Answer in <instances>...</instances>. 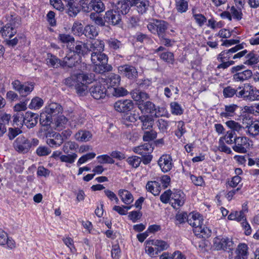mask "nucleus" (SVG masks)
<instances>
[{
  "instance_id": "nucleus-1",
  "label": "nucleus",
  "mask_w": 259,
  "mask_h": 259,
  "mask_svg": "<svg viewBox=\"0 0 259 259\" xmlns=\"http://www.w3.org/2000/svg\"><path fill=\"white\" fill-rule=\"evenodd\" d=\"M245 45L244 42H242L228 50L221 52L218 55L217 59L222 63L219 64L217 68L218 69H226L235 63V61L229 60L231 58L233 60L240 59L245 56L248 53L247 50H244Z\"/></svg>"
},
{
  "instance_id": "nucleus-2",
  "label": "nucleus",
  "mask_w": 259,
  "mask_h": 259,
  "mask_svg": "<svg viewBox=\"0 0 259 259\" xmlns=\"http://www.w3.org/2000/svg\"><path fill=\"white\" fill-rule=\"evenodd\" d=\"M95 80L93 74L80 72L74 74L66 78L64 83L69 87H74L77 94L85 95L88 90V84Z\"/></svg>"
},
{
  "instance_id": "nucleus-3",
  "label": "nucleus",
  "mask_w": 259,
  "mask_h": 259,
  "mask_svg": "<svg viewBox=\"0 0 259 259\" xmlns=\"http://www.w3.org/2000/svg\"><path fill=\"white\" fill-rule=\"evenodd\" d=\"M91 61L95 65V72L102 73L111 69V66L107 65L108 57L103 52H95L91 54Z\"/></svg>"
},
{
  "instance_id": "nucleus-4",
  "label": "nucleus",
  "mask_w": 259,
  "mask_h": 259,
  "mask_svg": "<svg viewBox=\"0 0 259 259\" xmlns=\"http://www.w3.org/2000/svg\"><path fill=\"white\" fill-rule=\"evenodd\" d=\"M230 72L233 74V80L235 82H243L250 78L252 75V71L246 69L245 66L243 64L232 67Z\"/></svg>"
},
{
  "instance_id": "nucleus-5",
  "label": "nucleus",
  "mask_w": 259,
  "mask_h": 259,
  "mask_svg": "<svg viewBox=\"0 0 259 259\" xmlns=\"http://www.w3.org/2000/svg\"><path fill=\"white\" fill-rule=\"evenodd\" d=\"M147 28L152 33L162 36L168 28V23L163 20L153 19L148 24Z\"/></svg>"
},
{
  "instance_id": "nucleus-6",
  "label": "nucleus",
  "mask_w": 259,
  "mask_h": 259,
  "mask_svg": "<svg viewBox=\"0 0 259 259\" xmlns=\"http://www.w3.org/2000/svg\"><path fill=\"white\" fill-rule=\"evenodd\" d=\"M234 151L240 153H245L249 147V139L244 136L237 137L234 139Z\"/></svg>"
},
{
  "instance_id": "nucleus-7",
  "label": "nucleus",
  "mask_w": 259,
  "mask_h": 259,
  "mask_svg": "<svg viewBox=\"0 0 259 259\" xmlns=\"http://www.w3.org/2000/svg\"><path fill=\"white\" fill-rule=\"evenodd\" d=\"M13 89L17 91L22 96L28 95L34 89V84L32 82H26L22 84L18 80L12 82Z\"/></svg>"
},
{
  "instance_id": "nucleus-8",
  "label": "nucleus",
  "mask_w": 259,
  "mask_h": 259,
  "mask_svg": "<svg viewBox=\"0 0 259 259\" xmlns=\"http://www.w3.org/2000/svg\"><path fill=\"white\" fill-rule=\"evenodd\" d=\"M15 150L19 153H26L31 148L30 142L23 136L17 138L13 143Z\"/></svg>"
},
{
  "instance_id": "nucleus-9",
  "label": "nucleus",
  "mask_w": 259,
  "mask_h": 259,
  "mask_svg": "<svg viewBox=\"0 0 259 259\" xmlns=\"http://www.w3.org/2000/svg\"><path fill=\"white\" fill-rule=\"evenodd\" d=\"M213 245L217 250H231L234 244L232 239L229 237H215L213 240Z\"/></svg>"
},
{
  "instance_id": "nucleus-10",
  "label": "nucleus",
  "mask_w": 259,
  "mask_h": 259,
  "mask_svg": "<svg viewBox=\"0 0 259 259\" xmlns=\"http://www.w3.org/2000/svg\"><path fill=\"white\" fill-rule=\"evenodd\" d=\"M91 96L96 100L103 99L106 95V89L104 85L100 82L94 84L90 89Z\"/></svg>"
},
{
  "instance_id": "nucleus-11",
  "label": "nucleus",
  "mask_w": 259,
  "mask_h": 259,
  "mask_svg": "<svg viewBox=\"0 0 259 259\" xmlns=\"http://www.w3.org/2000/svg\"><path fill=\"white\" fill-rule=\"evenodd\" d=\"M105 19L108 23L115 25L121 22V16L120 13L113 8L106 12Z\"/></svg>"
},
{
  "instance_id": "nucleus-12",
  "label": "nucleus",
  "mask_w": 259,
  "mask_h": 259,
  "mask_svg": "<svg viewBox=\"0 0 259 259\" xmlns=\"http://www.w3.org/2000/svg\"><path fill=\"white\" fill-rule=\"evenodd\" d=\"M118 71L125 76L130 79L136 78L138 76L137 69L133 66L124 65L118 67Z\"/></svg>"
},
{
  "instance_id": "nucleus-13",
  "label": "nucleus",
  "mask_w": 259,
  "mask_h": 259,
  "mask_svg": "<svg viewBox=\"0 0 259 259\" xmlns=\"http://www.w3.org/2000/svg\"><path fill=\"white\" fill-rule=\"evenodd\" d=\"M158 164L164 172L169 171L173 167L171 157L168 154L163 155L158 160Z\"/></svg>"
},
{
  "instance_id": "nucleus-14",
  "label": "nucleus",
  "mask_w": 259,
  "mask_h": 259,
  "mask_svg": "<svg viewBox=\"0 0 259 259\" xmlns=\"http://www.w3.org/2000/svg\"><path fill=\"white\" fill-rule=\"evenodd\" d=\"M134 103L132 100H119L115 103L114 108L119 112H124L133 109Z\"/></svg>"
},
{
  "instance_id": "nucleus-15",
  "label": "nucleus",
  "mask_w": 259,
  "mask_h": 259,
  "mask_svg": "<svg viewBox=\"0 0 259 259\" xmlns=\"http://www.w3.org/2000/svg\"><path fill=\"white\" fill-rule=\"evenodd\" d=\"M188 224L193 227V232L197 228H200L203 224V220L202 216L198 213H192L189 214V218L188 219Z\"/></svg>"
},
{
  "instance_id": "nucleus-16",
  "label": "nucleus",
  "mask_w": 259,
  "mask_h": 259,
  "mask_svg": "<svg viewBox=\"0 0 259 259\" xmlns=\"http://www.w3.org/2000/svg\"><path fill=\"white\" fill-rule=\"evenodd\" d=\"M185 198L184 194L181 192H178L172 194L170 199L169 203L172 207L178 209L184 204Z\"/></svg>"
},
{
  "instance_id": "nucleus-17",
  "label": "nucleus",
  "mask_w": 259,
  "mask_h": 259,
  "mask_svg": "<svg viewBox=\"0 0 259 259\" xmlns=\"http://www.w3.org/2000/svg\"><path fill=\"white\" fill-rule=\"evenodd\" d=\"M131 5L135 6L139 13L144 14L149 6V0H130Z\"/></svg>"
},
{
  "instance_id": "nucleus-18",
  "label": "nucleus",
  "mask_w": 259,
  "mask_h": 259,
  "mask_svg": "<svg viewBox=\"0 0 259 259\" xmlns=\"http://www.w3.org/2000/svg\"><path fill=\"white\" fill-rule=\"evenodd\" d=\"M72 52L77 55H84L89 52V46L88 44L77 41L74 42Z\"/></svg>"
},
{
  "instance_id": "nucleus-19",
  "label": "nucleus",
  "mask_w": 259,
  "mask_h": 259,
  "mask_svg": "<svg viewBox=\"0 0 259 259\" xmlns=\"http://www.w3.org/2000/svg\"><path fill=\"white\" fill-rule=\"evenodd\" d=\"M0 245L6 246L10 249L15 248L16 245L14 240L8 236L7 234L0 229Z\"/></svg>"
},
{
  "instance_id": "nucleus-20",
  "label": "nucleus",
  "mask_w": 259,
  "mask_h": 259,
  "mask_svg": "<svg viewBox=\"0 0 259 259\" xmlns=\"http://www.w3.org/2000/svg\"><path fill=\"white\" fill-rule=\"evenodd\" d=\"M118 195L125 205H130L134 200L133 194L128 190L121 189L118 191Z\"/></svg>"
},
{
  "instance_id": "nucleus-21",
  "label": "nucleus",
  "mask_w": 259,
  "mask_h": 259,
  "mask_svg": "<svg viewBox=\"0 0 259 259\" xmlns=\"http://www.w3.org/2000/svg\"><path fill=\"white\" fill-rule=\"evenodd\" d=\"M131 6L130 0H120L113 8L120 14L124 15L128 13Z\"/></svg>"
},
{
  "instance_id": "nucleus-22",
  "label": "nucleus",
  "mask_w": 259,
  "mask_h": 259,
  "mask_svg": "<svg viewBox=\"0 0 259 259\" xmlns=\"http://www.w3.org/2000/svg\"><path fill=\"white\" fill-rule=\"evenodd\" d=\"M38 115L37 114L27 112L25 114L24 123L28 128L33 127L37 123Z\"/></svg>"
},
{
  "instance_id": "nucleus-23",
  "label": "nucleus",
  "mask_w": 259,
  "mask_h": 259,
  "mask_svg": "<svg viewBox=\"0 0 259 259\" xmlns=\"http://www.w3.org/2000/svg\"><path fill=\"white\" fill-rule=\"evenodd\" d=\"M47 137V143L51 147L60 146L63 142V139L61 135L57 133H55Z\"/></svg>"
},
{
  "instance_id": "nucleus-24",
  "label": "nucleus",
  "mask_w": 259,
  "mask_h": 259,
  "mask_svg": "<svg viewBox=\"0 0 259 259\" xmlns=\"http://www.w3.org/2000/svg\"><path fill=\"white\" fill-rule=\"evenodd\" d=\"M226 124L232 130L231 132H233L234 135H235V133H237L239 135H242L245 131L244 127L234 120L228 121L226 122Z\"/></svg>"
},
{
  "instance_id": "nucleus-25",
  "label": "nucleus",
  "mask_w": 259,
  "mask_h": 259,
  "mask_svg": "<svg viewBox=\"0 0 259 259\" xmlns=\"http://www.w3.org/2000/svg\"><path fill=\"white\" fill-rule=\"evenodd\" d=\"M146 190L154 196L158 195L161 190V187L157 181H149L146 186Z\"/></svg>"
},
{
  "instance_id": "nucleus-26",
  "label": "nucleus",
  "mask_w": 259,
  "mask_h": 259,
  "mask_svg": "<svg viewBox=\"0 0 259 259\" xmlns=\"http://www.w3.org/2000/svg\"><path fill=\"white\" fill-rule=\"evenodd\" d=\"M75 139L81 142H87L92 138V134L86 130H80L74 135Z\"/></svg>"
},
{
  "instance_id": "nucleus-27",
  "label": "nucleus",
  "mask_w": 259,
  "mask_h": 259,
  "mask_svg": "<svg viewBox=\"0 0 259 259\" xmlns=\"http://www.w3.org/2000/svg\"><path fill=\"white\" fill-rule=\"evenodd\" d=\"M62 67H72L76 63V59L75 55L72 52L68 53L65 57H64L62 61Z\"/></svg>"
},
{
  "instance_id": "nucleus-28",
  "label": "nucleus",
  "mask_w": 259,
  "mask_h": 259,
  "mask_svg": "<svg viewBox=\"0 0 259 259\" xmlns=\"http://www.w3.org/2000/svg\"><path fill=\"white\" fill-rule=\"evenodd\" d=\"M138 108L142 113H153L156 110L155 104L150 101L139 103Z\"/></svg>"
},
{
  "instance_id": "nucleus-29",
  "label": "nucleus",
  "mask_w": 259,
  "mask_h": 259,
  "mask_svg": "<svg viewBox=\"0 0 259 259\" xmlns=\"http://www.w3.org/2000/svg\"><path fill=\"white\" fill-rule=\"evenodd\" d=\"M88 45L89 46V52L92 51V53L103 52L104 50V43L103 40L100 39L94 40Z\"/></svg>"
},
{
  "instance_id": "nucleus-30",
  "label": "nucleus",
  "mask_w": 259,
  "mask_h": 259,
  "mask_svg": "<svg viewBox=\"0 0 259 259\" xmlns=\"http://www.w3.org/2000/svg\"><path fill=\"white\" fill-rule=\"evenodd\" d=\"M48 113L51 114L54 117L62 113V108L61 106L56 103L50 104L45 109Z\"/></svg>"
},
{
  "instance_id": "nucleus-31",
  "label": "nucleus",
  "mask_w": 259,
  "mask_h": 259,
  "mask_svg": "<svg viewBox=\"0 0 259 259\" xmlns=\"http://www.w3.org/2000/svg\"><path fill=\"white\" fill-rule=\"evenodd\" d=\"M133 150L134 152L144 156L152 152L153 148L150 144L145 143L144 145L134 147Z\"/></svg>"
},
{
  "instance_id": "nucleus-32",
  "label": "nucleus",
  "mask_w": 259,
  "mask_h": 259,
  "mask_svg": "<svg viewBox=\"0 0 259 259\" xmlns=\"http://www.w3.org/2000/svg\"><path fill=\"white\" fill-rule=\"evenodd\" d=\"M46 62L47 65L51 67L58 68L60 66L62 67V61L50 53L47 54Z\"/></svg>"
},
{
  "instance_id": "nucleus-33",
  "label": "nucleus",
  "mask_w": 259,
  "mask_h": 259,
  "mask_svg": "<svg viewBox=\"0 0 259 259\" xmlns=\"http://www.w3.org/2000/svg\"><path fill=\"white\" fill-rule=\"evenodd\" d=\"M132 98L136 101L144 102V101L149 98V96L145 92L139 90H134L131 92Z\"/></svg>"
},
{
  "instance_id": "nucleus-34",
  "label": "nucleus",
  "mask_w": 259,
  "mask_h": 259,
  "mask_svg": "<svg viewBox=\"0 0 259 259\" xmlns=\"http://www.w3.org/2000/svg\"><path fill=\"white\" fill-rule=\"evenodd\" d=\"M16 32L17 30L15 26L10 23H8L5 26H4L1 34L4 37L11 38L15 35Z\"/></svg>"
},
{
  "instance_id": "nucleus-35",
  "label": "nucleus",
  "mask_w": 259,
  "mask_h": 259,
  "mask_svg": "<svg viewBox=\"0 0 259 259\" xmlns=\"http://www.w3.org/2000/svg\"><path fill=\"white\" fill-rule=\"evenodd\" d=\"M247 130L245 131L246 134L252 137L259 135V121L252 122L246 126Z\"/></svg>"
},
{
  "instance_id": "nucleus-36",
  "label": "nucleus",
  "mask_w": 259,
  "mask_h": 259,
  "mask_svg": "<svg viewBox=\"0 0 259 259\" xmlns=\"http://www.w3.org/2000/svg\"><path fill=\"white\" fill-rule=\"evenodd\" d=\"M194 233L196 236L201 238H208L211 235V231L204 224L200 228H197L194 230Z\"/></svg>"
},
{
  "instance_id": "nucleus-37",
  "label": "nucleus",
  "mask_w": 259,
  "mask_h": 259,
  "mask_svg": "<svg viewBox=\"0 0 259 259\" xmlns=\"http://www.w3.org/2000/svg\"><path fill=\"white\" fill-rule=\"evenodd\" d=\"M250 88L251 85L249 83H245L243 85L237 88V97L246 100L249 89Z\"/></svg>"
},
{
  "instance_id": "nucleus-38",
  "label": "nucleus",
  "mask_w": 259,
  "mask_h": 259,
  "mask_svg": "<svg viewBox=\"0 0 259 259\" xmlns=\"http://www.w3.org/2000/svg\"><path fill=\"white\" fill-rule=\"evenodd\" d=\"M83 34L88 38L93 39L98 35V30L95 26L88 25L84 28Z\"/></svg>"
},
{
  "instance_id": "nucleus-39",
  "label": "nucleus",
  "mask_w": 259,
  "mask_h": 259,
  "mask_svg": "<svg viewBox=\"0 0 259 259\" xmlns=\"http://www.w3.org/2000/svg\"><path fill=\"white\" fill-rule=\"evenodd\" d=\"M246 60L243 65L248 66H253L259 62V57L254 53L251 52L245 56Z\"/></svg>"
},
{
  "instance_id": "nucleus-40",
  "label": "nucleus",
  "mask_w": 259,
  "mask_h": 259,
  "mask_svg": "<svg viewBox=\"0 0 259 259\" xmlns=\"http://www.w3.org/2000/svg\"><path fill=\"white\" fill-rule=\"evenodd\" d=\"M237 107L238 106L235 104L226 105L225 106V111L221 113V116L226 118L233 116Z\"/></svg>"
},
{
  "instance_id": "nucleus-41",
  "label": "nucleus",
  "mask_w": 259,
  "mask_h": 259,
  "mask_svg": "<svg viewBox=\"0 0 259 259\" xmlns=\"http://www.w3.org/2000/svg\"><path fill=\"white\" fill-rule=\"evenodd\" d=\"M145 251L150 256L154 257L156 255L158 254L159 252L157 249H155L153 247V246H155L153 240H147L145 242Z\"/></svg>"
},
{
  "instance_id": "nucleus-42",
  "label": "nucleus",
  "mask_w": 259,
  "mask_h": 259,
  "mask_svg": "<svg viewBox=\"0 0 259 259\" xmlns=\"http://www.w3.org/2000/svg\"><path fill=\"white\" fill-rule=\"evenodd\" d=\"M139 119L142 123V130H150L153 124V119L148 115H142L139 117Z\"/></svg>"
},
{
  "instance_id": "nucleus-43",
  "label": "nucleus",
  "mask_w": 259,
  "mask_h": 259,
  "mask_svg": "<svg viewBox=\"0 0 259 259\" xmlns=\"http://www.w3.org/2000/svg\"><path fill=\"white\" fill-rule=\"evenodd\" d=\"M120 80V77L114 73L110 74L108 78H107V84L108 85V87H116L119 84V83Z\"/></svg>"
},
{
  "instance_id": "nucleus-44",
  "label": "nucleus",
  "mask_w": 259,
  "mask_h": 259,
  "mask_svg": "<svg viewBox=\"0 0 259 259\" xmlns=\"http://www.w3.org/2000/svg\"><path fill=\"white\" fill-rule=\"evenodd\" d=\"M54 118L51 114L48 113L45 110L40 115V122L44 126L49 125L54 121Z\"/></svg>"
},
{
  "instance_id": "nucleus-45",
  "label": "nucleus",
  "mask_w": 259,
  "mask_h": 259,
  "mask_svg": "<svg viewBox=\"0 0 259 259\" xmlns=\"http://www.w3.org/2000/svg\"><path fill=\"white\" fill-rule=\"evenodd\" d=\"M246 101L251 102L259 101V90H256L251 85V88L249 89Z\"/></svg>"
},
{
  "instance_id": "nucleus-46",
  "label": "nucleus",
  "mask_w": 259,
  "mask_h": 259,
  "mask_svg": "<svg viewBox=\"0 0 259 259\" xmlns=\"http://www.w3.org/2000/svg\"><path fill=\"white\" fill-rule=\"evenodd\" d=\"M176 8L180 13L186 12L188 8V4L186 0H175Z\"/></svg>"
},
{
  "instance_id": "nucleus-47",
  "label": "nucleus",
  "mask_w": 259,
  "mask_h": 259,
  "mask_svg": "<svg viewBox=\"0 0 259 259\" xmlns=\"http://www.w3.org/2000/svg\"><path fill=\"white\" fill-rule=\"evenodd\" d=\"M247 246L244 243L240 244L238 245L235 252L240 255L242 258L247 259Z\"/></svg>"
},
{
  "instance_id": "nucleus-48",
  "label": "nucleus",
  "mask_w": 259,
  "mask_h": 259,
  "mask_svg": "<svg viewBox=\"0 0 259 259\" xmlns=\"http://www.w3.org/2000/svg\"><path fill=\"white\" fill-rule=\"evenodd\" d=\"M171 113L176 115H180L183 113V109L181 106L176 102H171L170 104Z\"/></svg>"
},
{
  "instance_id": "nucleus-49",
  "label": "nucleus",
  "mask_w": 259,
  "mask_h": 259,
  "mask_svg": "<svg viewBox=\"0 0 259 259\" xmlns=\"http://www.w3.org/2000/svg\"><path fill=\"white\" fill-rule=\"evenodd\" d=\"M228 219L231 221H236L238 222L245 221L246 217L245 215L241 214L239 211H233L228 215Z\"/></svg>"
},
{
  "instance_id": "nucleus-50",
  "label": "nucleus",
  "mask_w": 259,
  "mask_h": 259,
  "mask_svg": "<svg viewBox=\"0 0 259 259\" xmlns=\"http://www.w3.org/2000/svg\"><path fill=\"white\" fill-rule=\"evenodd\" d=\"M44 104V101L39 97L33 98L29 105V108L31 109H39Z\"/></svg>"
},
{
  "instance_id": "nucleus-51",
  "label": "nucleus",
  "mask_w": 259,
  "mask_h": 259,
  "mask_svg": "<svg viewBox=\"0 0 259 259\" xmlns=\"http://www.w3.org/2000/svg\"><path fill=\"white\" fill-rule=\"evenodd\" d=\"M72 31L74 34L78 36L83 34L84 29H83V25L80 22H74L72 27Z\"/></svg>"
},
{
  "instance_id": "nucleus-52",
  "label": "nucleus",
  "mask_w": 259,
  "mask_h": 259,
  "mask_svg": "<svg viewBox=\"0 0 259 259\" xmlns=\"http://www.w3.org/2000/svg\"><path fill=\"white\" fill-rule=\"evenodd\" d=\"M155 247L158 252L167 249L169 247V244L165 241L161 240H153Z\"/></svg>"
},
{
  "instance_id": "nucleus-53",
  "label": "nucleus",
  "mask_w": 259,
  "mask_h": 259,
  "mask_svg": "<svg viewBox=\"0 0 259 259\" xmlns=\"http://www.w3.org/2000/svg\"><path fill=\"white\" fill-rule=\"evenodd\" d=\"M67 119L64 115H59L54 118V121L56 128L62 127L67 122Z\"/></svg>"
},
{
  "instance_id": "nucleus-54",
  "label": "nucleus",
  "mask_w": 259,
  "mask_h": 259,
  "mask_svg": "<svg viewBox=\"0 0 259 259\" xmlns=\"http://www.w3.org/2000/svg\"><path fill=\"white\" fill-rule=\"evenodd\" d=\"M68 10L67 13L70 16H75L79 12V9L73 2H71L70 3H67Z\"/></svg>"
},
{
  "instance_id": "nucleus-55",
  "label": "nucleus",
  "mask_w": 259,
  "mask_h": 259,
  "mask_svg": "<svg viewBox=\"0 0 259 259\" xmlns=\"http://www.w3.org/2000/svg\"><path fill=\"white\" fill-rule=\"evenodd\" d=\"M96 154L94 152H91L83 155L80 157L77 161V164L78 166L84 163L87 161L90 160H92L94 158Z\"/></svg>"
},
{
  "instance_id": "nucleus-56",
  "label": "nucleus",
  "mask_w": 259,
  "mask_h": 259,
  "mask_svg": "<svg viewBox=\"0 0 259 259\" xmlns=\"http://www.w3.org/2000/svg\"><path fill=\"white\" fill-rule=\"evenodd\" d=\"M92 1L93 0H81L80 2L82 11L89 12L93 10Z\"/></svg>"
},
{
  "instance_id": "nucleus-57",
  "label": "nucleus",
  "mask_w": 259,
  "mask_h": 259,
  "mask_svg": "<svg viewBox=\"0 0 259 259\" xmlns=\"http://www.w3.org/2000/svg\"><path fill=\"white\" fill-rule=\"evenodd\" d=\"M141 161V159L136 156L129 157L126 159V162L128 164L135 168L138 167L140 165Z\"/></svg>"
},
{
  "instance_id": "nucleus-58",
  "label": "nucleus",
  "mask_w": 259,
  "mask_h": 259,
  "mask_svg": "<svg viewBox=\"0 0 259 259\" xmlns=\"http://www.w3.org/2000/svg\"><path fill=\"white\" fill-rule=\"evenodd\" d=\"M237 89H235L231 87H227L223 90V95L225 98H231L235 95L237 97Z\"/></svg>"
},
{
  "instance_id": "nucleus-59",
  "label": "nucleus",
  "mask_w": 259,
  "mask_h": 259,
  "mask_svg": "<svg viewBox=\"0 0 259 259\" xmlns=\"http://www.w3.org/2000/svg\"><path fill=\"white\" fill-rule=\"evenodd\" d=\"M77 147V145L75 142L69 141L64 144L62 150L65 153H69L70 151L76 149Z\"/></svg>"
},
{
  "instance_id": "nucleus-60",
  "label": "nucleus",
  "mask_w": 259,
  "mask_h": 259,
  "mask_svg": "<svg viewBox=\"0 0 259 259\" xmlns=\"http://www.w3.org/2000/svg\"><path fill=\"white\" fill-rule=\"evenodd\" d=\"M77 157V155L75 153H73L72 154L62 155L60 157V159L62 162L72 163L74 162Z\"/></svg>"
},
{
  "instance_id": "nucleus-61",
  "label": "nucleus",
  "mask_w": 259,
  "mask_h": 259,
  "mask_svg": "<svg viewBox=\"0 0 259 259\" xmlns=\"http://www.w3.org/2000/svg\"><path fill=\"white\" fill-rule=\"evenodd\" d=\"M97 159L98 160V163L100 164H113L114 163V160L113 159V158L106 154L98 156L97 157Z\"/></svg>"
},
{
  "instance_id": "nucleus-62",
  "label": "nucleus",
  "mask_w": 259,
  "mask_h": 259,
  "mask_svg": "<svg viewBox=\"0 0 259 259\" xmlns=\"http://www.w3.org/2000/svg\"><path fill=\"white\" fill-rule=\"evenodd\" d=\"M93 10L97 13H100L105 10L103 3L100 0H93Z\"/></svg>"
},
{
  "instance_id": "nucleus-63",
  "label": "nucleus",
  "mask_w": 259,
  "mask_h": 259,
  "mask_svg": "<svg viewBox=\"0 0 259 259\" xmlns=\"http://www.w3.org/2000/svg\"><path fill=\"white\" fill-rule=\"evenodd\" d=\"M25 114L21 112H17L14 115L13 122L17 125H22L24 123Z\"/></svg>"
},
{
  "instance_id": "nucleus-64",
  "label": "nucleus",
  "mask_w": 259,
  "mask_h": 259,
  "mask_svg": "<svg viewBox=\"0 0 259 259\" xmlns=\"http://www.w3.org/2000/svg\"><path fill=\"white\" fill-rule=\"evenodd\" d=\"M155 116L156 117H169V114L165 108L162 107H158L156 108V110H154Z\"/></svg>"
}]
</instances>
